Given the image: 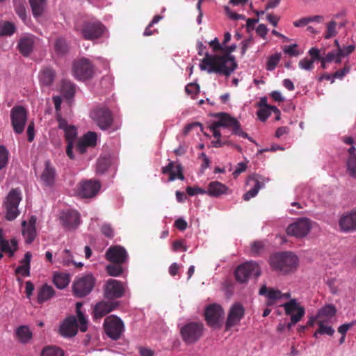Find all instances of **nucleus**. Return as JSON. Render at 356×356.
Returning <instances> with one entry per match:
<instances>
[{
    "instance_id": "a211bd4d",
    "label": "nucleus",
    "mask_w": 356,
    "mask_h": 356,
    "mask_svg": "<svg viewBox=\"0 0 356 356\" xmlns=\"http://www.w3.org/2000/svg\"><path fill=\"white\" fill-rule=\"evenodd\" d=\"M247 184L252 186V188L243 195L245 201H249L257 195L259 191L264 187L265 180L262 177L254 174L248 177Z\"/></svg>"
},
{
    "instance_id": "ea45409f",
    "label": "nucleus",
    "mask_w": 356,
    "mask_h": 356,
    "mask_svg": "<svg viewBox=\"0 0 356 356\" xmlns=\"http://www.w3.org/2000/svg\"><path fill=\"white\" fill-rule=\"evenodd\" d=\"M41 356H64V350L55 346H47L42 350Z\"/></svg>"
},
{
    "instance_id": "4be33fe9",
    "label": "nucleus",
    "mask_w": 356,
    "mask_h": 356,
    "mask_svg": "<svg viewBox=\"0 0 356 356\" xmlns=\"http://www.w3.org/2000/svg\"><path fill=\"white\" fill-rule=\"evenodd\" d=\"M175 162L170 161L169 163L161 168L163 174H169V181H172L176 179L180 180L184 179V175L183 173L184 169L180 163H177L175 165Z\"/></svg>"
},
{
    "instance_id": "dca6fc26",
    "label": "nucleus",
    "mask_w": 356,
    "mask_h": 356,
    "mask_svg": "<svg viewBox=\"0 0 356 356\" xmlns=\"http://www.w3.org/2000/svg\"><path fill=\"white\" fill-rule=\"evenodd\" d=\"M245 315V309L240 303H234L230 308L225 324V330L236 325Z\"/></svg>"
},
{
    "instance_id": "f3484780",
    "label": "nucleus",
    "mask_w": 356,
    "mask_h": 356,
    "mask_svg": "<svg viewBox=\"0 0 356 356\" xmlns=\"http://www.w3.org/2000/svg\"><path fill=\"white\" fill-rule=\"evenodd\" d=\"M78 332L77 320L75 316L67 317L60 324L58 333L63 337L70 338L74 337Z\"/></svg>"
},
{
    "instance_id": "c9c22d12",
    "label": "nucleus",
    "mask_w": 356,
    "mask_h": 356,
    "mask_svg": "<svg viewBox=\"0 0 356 356\" xmlns=\"http://www.w3.org/2000/svg\"><path fill=\"white\" fill-rule=\"evenodd\" d=\"M29 3L32 9L33 15L35 17L40 16L44 10L46 0H29Z\"/></svg>"
},
{
    "instance_id": "774afa93",
    "label": "nucleus",
    "mask_w": 356,
    "mask_h": 356,
    "mask_svg": "<svg viewBox=\"0 0 356 356\" xmlns=\"http://www.w3.org/2000/svg\"><path fill=\"white\" fill-rule=\"evenodd\" d=\"M175 226L180 231H184L187 228V222L183 218H178L175 222Z\"/></svg>"
},
{
    "instance_id": "5fc2aeb1",
    "label": "nucleus",
    "mask_w": 356,
    "mask_h": 356,
    "mask_svg": "<svg viewBox=\"0 0 356 356\" xmlns=\"http://www.w3.org/2000/svg\"><path fill=\"white\" fill-rule=\"evenodd\" d=\"M314 61L307 58H304L299 61V67L305 70H312L314 68Z\"/></svg>"
},
{
    "instance_id": "6e6552de",
    "label": "nucleus",
    "mask_w": 356,
    "mask_h": 356,
    "mask_svg": "<svg viewBox=\"0 0 356 356\" xmlns=\"http://www.w3.org/2000/svg\"><path fill=\"white\" fill-rule=\"evenodd\" d=\"M224 314L222 307L216 303L208 305L204 310L205 321L207 325L213 329L222 327Z\"/></svg>"
},
{
    "instance_id": "49530a36",
    "label": "nucleus",
    "mask_w": 356,
    "mask_h": 356,
    "mask_svg": "<svg viewBox=\"0 0 356 356\" xmlns=\"http://www.w3.org/2000/svg\"><path fill=\"white\" fill-rule=\"evenodd\" d=\"M109 165L110 162L107 158H99L97 163V172L99 174H103L108 170Z\"/></svg>"
},
{
    "instance_id": "c756f323",
    "label": "nucleus",
    "mask_w": 356,
    "mask_h": 356,
    "mask_svg": "<svg viewBox=\"0 0 356 356\" xmlns=\"http://www.w3.org/2000/svg\"><path fill=\"white\" fill-rule=\"evenodd\" d=\"M115 309V305L111 302H98L94 308V317L101 318Z\"/></svg>"
},
{
    "instance_id": "5701e85b",
    "label": "nucleus",
    "mask_w": 356,
    "mask_h": 356,
    "mask_svg": "<svg viewBox=\"0 0 356 356\" xmlns=\"http://www.w3.org/2000/svg\"><path fill=\"white\" fill-rule=\"evenodd\" d=\"M36 217L32 216L29 220V222L26 221H23L22 222V235L25 238V242L26 243H31L36 237Z\"/></svg>"
},
{
    "instance_id": "69168bd1",
    "label": "nucleus",
    "mask_w": 356,
    "mask_h": 356,
    "mask_svg": "<svg viewBox=\"0 0 356 356\" xmlns=\"http://www.w3.org/2000/svg\"><path fill=\"white\" fill-rule=\"evenodd\" d=\"M264 248V244L261 241H254L251 246V251L254 254H258Z\"/></svg>"
},
{
    "instance_id": "f8f14e48",
    "label": "nucleus",
    "mask_w": 356,
    "mask_h": 356,
    "mask_svg": "<svg viewBox=\"0 0 356 356\" xmlns=\"http://www.w3.org/2000/svg\"><path fill=\"white\" fill-rule=\"evenodd\" d=\"M126 291V284L117 280L108 279L104 286V296L108 300L120 298L125 295Z\"/></svg>"
},
{
    "instance_id": "ddd939ff",
    "label": "nucleus",
    "mask_w": 356,
    "mask_h": 356,
    "mask_svg": "<svg viewBox=\"0 0 356 356\" xmlns=\"http://www.w3.org/2000/svg\"><path fill=\"white\" fill-rule=\"evenodd\" d=\"M260 274V268L254 261H248L240 265L234 272L236 280L241 283L247 282L251 275L258 277Z\"/></svg>"
},
{
    "instance_id": "37998d69",
    "label": "nucleus",
    "mask_w": 356,
    "mask_h": 356,
    "mask_svg": "<svg viewBox=\"0 0 356 356\" xmlns=\"http://www.w3.org/2000/svg\"><path fill=\"white\" fill-rule=\"evenodd\" d=\"M97 134L95 132L89 131L83 136L81 140L88 147H95L97 143Z\"/></svg>"
},
{
    "instance_id": "7c9ffc66",
    "label": "nucleus",
    "mask_w": 356,
    "mask_h": 356,
    "mask_svg": "<svg viewBox=\"0 0 356 356\" xmlns=\"http://www.w3.org/2000/svg\"><path fill=\"white\" fill-rule=\"evenodd\" d=\"M54 293L55 291L52 286L47 284H43L38 291V303H42L44 301L48 300L54 296Z\"/></svg>"
},
{
    "instance_id": "473e14b6",
    "label": "nucleus",
    "mask_w": 356,
    "mask_h": 356,
    "mask_svg": "<svg viewBox=\"0 0 356 356\" xmlns=\"http://www.w3.org/2000/svg\"><path fill=\"white\" fill-rule=\"evenodd\" d=\"M61 93L65 98L70 99L73 97L75 93L74 84L70 81L63 80L61 83Z\"/></svg>"
},
{
    "instance_id": "2f4dec72",
    "label": "nucleus",
    "mask_w": 356,
    "mask_h": 356,
    "mask_svg": "<svg viewBox=\"0 0 356 356\" xmlns=\"http://www.w3.org/2000/svg\"><path fill=\"white\" fill-rule=\"evenodd\" d=\"M70 276L67 273H55L53 277V282L59 289H65L70 283Z\"/></svg>"
},
{
    "instance_id": "4468645a",
    "label": "nucleus",
    "mask_w": 356,
    "mask_h": 356,
    "mask_svg": "<svg viewBox=\"0 0 356 356\" xmlns=\"http://www.w3.org/2000/svg\"><path fill=\"white\" fill-rule=\"evenodd\" d=\"M73 73L76 79L86 80L93 76L94 67L88 59L82 58L74 62Z\"/></svg>"
},
{
    "instance_id": "c03bdc74",
    "label": "nucleus",
    "mask_w": 356,
    "mask_h": 356,
    "mask_svg": "<svg viewBox=\"0 0 356 356\" xmlns=\"http://www.w3.org/2000/svg\"><path fill=\"white\" fill-rule=\"evenodd\" d=\"M318 324L319 326L318 332L320 334H327L329 336H332L334 333V329L331 326L325 325L324 320H318Z\"/></svg>"
},
{
    "instance_id": "bf43d9fd",
    "label": "nucleus",
    "mask_w": 356,
    "mask_h": 356,
    "mask_svg": "<svg viewBox=\"0 0 356 356\" xmlns=\"http://www.w3.org/2000/svg\"><path fill=\"white\" fill-rule=\"evenodd\" d=\"M297 44H293L289 46H285L284 48V52L292 56H297L299 55L298 51L296 49Z\"/></svg>"
},
{
    "instance_id": "79ce46f5",
    "label": "nucleus",
    "mask_w": 356,
    "mask_h": 356,
    "mask_svg": "<svg viewBox=\"0 0 356 356\" xmlns=\"http://www.w3.org/2000/svg\"><path fill=\"white\" fill-rule=\"evenodd\" d=\"M122 264L112 263L106 266V272L110 276L117 277L123 272Z\"/></svg>"
},
{
    "instance_id": "393cba45",
    "label": "nucleus",
    "mask_w": 356,
    "mask_h": 356,
    "mask_svg": "<svg viewBox=\"0 0 356 356\" xmlns=\"http://www.w3.org/2000/svg\"><path fill=\"white\" fill-rule=\"evenodd\" d=\"M56 170L49 161L44 163V169L41 175V180L47 186H51L54 184Z\"/></svg>"
},
{
    "instance_id": "09e8293b",
    "label": "nucleus",
    "mask_w": 356,
    "mask_h": 356,
    "mask_svg": "<svg viewBox=\"0 0 356 356\" xmlns=\"http://www.w3.org/2000/svg\"><path fill=\"white\" fill-rule=\"evenodd\" d=\"M305 314V308H300V311L296 314L291 316V321L287 324V328L290 330L292 326L295 325L298 323Z\"/></svg>"
},
{
    "instance_id": "052dcab7",
    "label": "nucleus",
    "mask_w": 356,
    "mask_h": 356,
    "mask_svg": "<svg viewBox=\"0 0 356 356\" xmlns=\"http://www.w3.org/2000/svg\"><path fill=\"white\" fill-rule=\"evenodd\" d=\"M350 66L348 64H345L343 69L336 71L333 76L337 79H342L347 73L350 72Z\"/></svg>"
},
{
    "instance_id": "7ed1b4c3",
    "label": "nucleus",
    "mask_w": 356,
    "mask_h": 356,
    "mask_svg": "<svg viewBox=\"0 0 356 356\" xmlns=\"http://www.w3.org/2000/svg\"><path fill=\"white\" fill-rule=\"evenodd\" d=\"M22 199V191L19 188H13L10 191L3 203L6 211L5 218L7 220L12 221L19 215L18 207Z\"/></svg>"
},
{
    "instance_id": "680f3d73",
    "label": "nucleus",
    "mask_w": 356,
    "mask_h": 356,
    "mask_svg": "<svg viewBox=\"0 0 356 356\" xmlns=\"http://www.w3.org/2000/svg\"><path fill=\"white\" fill-rule=\"evenodd\" d=\"M77 316H78L79 321L81 324L80 330L81 332H84L87 330L86 318H85L84 314L81 311H78Z\"/></svg>"
},
{
    "instance_id": "f704fd0d",
    "label": "nucleus",
    "mask_w": 356,
    "mask_h": 356,
    "mask_svg": "<svg viewBox=\"0 0 356 356\" xmlns=\"http://www.w3.org/2000/svg\"><path fill=\"white\" fill-rule=\"evenodd\" d=\"M13 3L16 13L24 22H26L27 16L25 0H13Z\"/></svg>"
},
{
    "instance_id": "a19ab883",
    "label": "nucleus",
    "mask_w": 356,
    "mask_h": 356,
    "mask_svg": "<svg viewBox=\"0 0 356 356\" xmlns=\"http://www.w3.org/2000/svg\"><path fill=\"white\" fill-rule=\"evenodd\" d=\"M54 49L56 54L63 55L68 51V44L66 40L60 37L56 40L54 43Z\"/></svg>"
},
{
    "instance_id": "a18cd8bd",
    "label": "nucleus",
    "mask_w": 356,
    "mask_h": 356,
    "mask_svg": "<svg viewBox=\"0 0 356 356\" xmlns=\"http://www.w3.org/2000/svg\"><path fill=\"white\" fill-rule=\"evenodd\" d=\"M9 153L4 145H0V170L6 167L8 163Z\"/></svg>"
},
{
    "instance_id": "de8ad7c7",
    "label": "nucleus",
    "mask_w": 356,
    "mask_h": 356,
    "mask_svg": "<svg viewBox=\"0 0 356 356\" xmlns=\"http://www.w3.org/2000/svg\"><path fill=\"white\" fill-rule=\"evenodd\" d=\"M64 132L66 142L74 143L77 136L76 127L72 125L70 127L65 130Z\"/></svg>"
},
{
    "instance_id": "864d4df0",
    "label": "nucleus",
    "mask_w": 356,
    "mask_h": 356,
    "mask_svg": "<svg viewBox=\"0 0 356 356\" xmlns=\"http://www.w3.org/2000/svg\"><path fill=\"white\" fill-rule=\"evenodd\" d=\"M334 44L337 46L338 51L341 56H346L353 53L355 49L354 44H350L343 48H341L337 40L334 41Z\"/></svg>"
},
{
    "instance_id": "a878e982",
    "label": "nucleus",
    "mask_w": 356,
    "mask_h": 356,
    "mask_svg": "<svg viewBox=\"0 0 356 356\" xmlns=\"http://www.w3.org/2000/svg\"><path fill=\"white\" fill-rule=\"evenodd\" d=\"M259 294L267 298L266 305L270 306L274 305L277 300L281 299V291L273 288H268L262 286L259 290Z\"/></svg>"
},
{
    "instance_id": "e433bc0d",
    "label": "nucleus",
    "mask_w": 356,
    "mask_h": 356,
    "mask_svg": "<svg viewBox=\"0 0 356 356\" xmlns=\"http://www.w3.org/2000/svg\"><path fill=\"white\" fill-rule=\"evenodd\" d=\"M16 334L19 340L24 343H27L32 337L31 332L26 325L19 326L16 331Z\"/></svg>"
},
{
    "instance_id": "6ab92c4d",
    "label": "nucleus",
    "mask_w": 356,
    "mask_h": 356,
    "mask_svg": "<svg viewBox=\"0 0 356 356\" xmlns=\"http://www.w3.org/2000/svg\"><path fill=\"white\" fill-rule=\"evenodd\" d=\"M101 188V184L96 180H87L81 184L79 187V194L84 198L92 197L97 194Z\"/></svg>"
},
{
    "instance_id": "39448f33",
    "label": "nucleus",
    "mask_w": 356,
    "mask_h": 356,
    "mask_svg": "<svg viewBox=\"0 0 356 356\" xmlns=\"http://www.w3.org/2000/svg\"><path fill=\"white\" fill-rule=\"evenodd\" d=\"M90 116L100 129L105 131L112 127L113 115L108 108L96 107L91 111Z\"/></svg>"
},
{
    "instance_id": "603ef678",
    "label": "nucleus",
    "mask_w": 356,
    "mask_h": 356,
    "mask_svg": "<svg viewBox=\"0 0 356 356\" xmlns=\"http://www.w3.org/2000/svg\"><path fill=\"white\" fill-rule=\"evenodd\" d=\"M280 60V54H274L268 58L266 64V70L269 71L273 70L277 65Z\"/></svg>"
},
{
    "instance_id": "b1692460",
    "label": "nucleus",
    "mask_w": 356,
    "mask_h": 356,
    "mask_svg": "<svg viewBox=\"0 0 356 356\" xmlns=\"http://www.w3.org/2000/svg\"><path fill=\"white\" fill-rule=\"evenodd\" d=\"M341 229L345 232L356 229V209L350 213L343 216L339 220Z\"/></svg>"
},
{
    "instance_id": "9d476101",
    "label": "nucleus",
    "mask_w": 356,
    "mask_h": 356,
    "mask_svg": "<svg viewBox=\"0 0 356 356\" xmlns=\"http://www.w3.org/2000/svg\"><path fill=\"white\" fill-rule=\"evenodd\" d=\"M104 327L107 336L113 340L120 339L124 330L122 321L113 315L108 316L105 318Z\"/></svg>"
},
{
    "instance_id": "aec40b11",
    "label": "nucleus",
    "mask_w": 356,
    "mask_h": 356,
    "mask_svg": "<svg viewBox=\"0 0 356 356\" xmlns=\"http://www.w3.org/2000/svg\"><path fill=\"white\" fill-rule=\"evenodd\" d=\"M106 258L111 263L123 264L127 259V252L121 246L110 247L106 252Z\"/></svg>"
},
{
    "instance_id": "20e7f679",
    "label": "nucleus",
    "mask_w": 356,
    "mask_h": 356,
    "mask_svg": "<svg viewBox=\"0 0 356 356\" xmlns=\"http://www.w3.org/2000/svg\"><path fill=\"white\" fill-rule=\"evenodd\" d=\"M95 282V278L91 274L76 277L72 286L74 296L79 298L87 296L94 289Z\"/></svg>"
},
{
    "instance_id": "c85d7f7f",
    "label": "nucleus",
    "mask_w": 356,
    "mask_h": 356,
    "mask_svg": "<svg viewBox=\"0 0 356 356\" xmlns=\"http://www.w3.org/2000/svg\"><path fill=\"white\" fill-rule=\"evenodd\" d=\"M229 188L221 182L214 181L209 184L207 194L211 197H219L221 195L226 194Z\"/></svg>"
},
{
    "instance_id": "9b49d317",
    "label": "nucleus",
    "mask_w": 356,
    "mask_h": 356,
    "mask_svg": "<svg viewBox=\"0 0 356 356\" xmlns=\"http://www.w3.org/2000/svg\"><path fill=\"white\" fill-rule=\"evenodd\" d=\"M311 229L312 221L307 218H300L290 224L287 227L286 232L289 236L302 238L309 233Z\"/></svg>"
},
{
    "instance_id": "412c9836",
    "label": "nucleus",
    "mask_w": 356,
    "mask_h": 356,
    "mask_svg": "<svg viewBox=\"0 0 356 356\" xmlns=\"http://www.w3.org/2000/svg\"><path fill=\"white\" fill-rule=\"evenodd\" d=\"M60 219L65 227L75 229L79 225L80 216L76 211L67 210L62 213Z\"/></svg>"
},
{
    "instance_id": "6e6d98bb",
    "label": "nucleus",
    "mask_w": 356,
    "mask_h": 356,
    "mask_svg": "<svg viewBox=\"0 0 356 356\" xmlns=\"http://www.w3.org/2000/svg\"><path fill=\"white\" fill-rule=\"evenodd\" d=\"M186 193L190 196H193L197 194H206L207 191L198 186H188L186 188Z\"/></svg>"
},
{
    "instance_id": "bb28decb",
    "label": "nucleus",
    "mask_w": 356,
    "mask_h": 356,
    "mask_svg": "<svg viewBox=\"0 0 356 356\" xmlns=\"http://www.w3.org/2000/svg\"><path fill=\"white\" fill-rule=\"evenodd\" d=\"M56 77L55 71L49 67H43L39 74L40 83L42 86H51Z\"/></svg>"
},
{
    "instance_id": "3c124183",
    "label": "nucleus",
    "mask_w": 356,
    "mask_h": 356,
    "mask_svg": "<svg viewBox=\"0 0 356 356\" xmlns=\"http://www.w3.org/2000/svg\"><path fill=\"white\" fill-rule=\"evenodd\" d=\"M348 171L351 177L356 179V156H351L347 161Z\"/></svg>"
},
{
    "instance_id": "1a4fd4ad",
    "label": "nucleus",
    "mask_w": 356,
    "mask_h": 356,
    "mask_svg": "<svg viewBox=\"0 0 356 356\" xmlns=\"http://www.w3.org/2000/svg\"><path fill=\"white\" fill-rule=\"evenodd\" d=\"M106 27L99 21H85L81 29V33L85 40H93L101 38Z\"/></svg>"
},
{
    "instance_id": "72a5a7b5",
    "label": "nucleus",
    "mask_w": 356,
    "mask_h": 356,
    "mask_svg": "<svg viewBox=\"0 0 356 356\" xmlns=\"http://www.w3.org/2000/svg\"><path fill=\"white\" fill-rule=\"evenodd\" d=\"M337 309L333 305H327L322 307L317 314L318 320H323V318H332L336 315Z\"/></svg>"
},
{
    "instance_id": "2eb2a0df",
    "label": "nucleus",
    "mask_w": 356,
    "mask_h": 356,
    "mask_svg": "<svg viewBox=\"0 0 356 356\" xmlns=\"http://www.w3.org/2000/svg\"><path fill=\"white\" fill-rule=\"evenodd\" d=\"M11 123L16 134H22L27 120L26 110L22 106H15L10 111Z\"/></svg>"
},
{
    "instance_id": "e2e57ef3",
    "label": "nucleus",
    "mask_w": 356,
    "mask_h": 356,
    "mask_svg": "<svg viewBox=\"0 0 356 356\" xmlns=\"http://www.w3.org/2000/svg\"><path fill=\"white\" fill-rule=\"evenodd\" d=\"M15 273L21 274L23 277H28L30 275V266L21 264L16 268Z\"/></svg>"
},
{
    "instance_id": "f257e3e1",
    "label": "nucleus",
    "mask_w": 356,
    "mask_h": 356,
    "mask_svg": "<svg viewBox=\"0 0 356 356\" xmlns=\"http://www.w3.org/2000/svg\"><path fill=\"white\" fill-rule=\"evenodd\" d=\"M236 45L222 47L224 55H210L206 52L202 63L200 64L201 70H207L209 73L215 72L220 75L229 76L236 68L237 63L234 56L230 54L236 50Z\"/></svg>"
},
{
    "instance_id": "f03ea898",
    "label": "nucleus",
    "mask_w": 356,
    "mask_h": 356,
    "mask_svg": "<svg viewBox=\"0 0 356 356\" xmlns=\"http://www.w3.org/2000/svg\"><path fill=\"white\" fill-rule=\"evenodd\" d=\"M271 268L282 275L294 272L298 265V257L290 252H278L270 259Z\"/></svg>"
},
{
    "instance_id": "0eeeda50",
    "label": "nucleus",
    "mask_w": 356,
    "mask_h": 356,
    "mask_svg": "<svg viewBox=\"0 0 356 356\" xmlns=\"http://www.w3.org/2000/svg\"><path fill=\"white\" fill-rule=\"evenodd\" d=\"M217 117L219 118V120L214 122L216 123V126L231 128L232 129V134L237 135L243 138H248L249 140L252 141V139L249 137L248 134L242 131L241 124L236 118L226 113H220L217 114Z\"/></svg>"
},
{
    "instance_id": "338daca9",
    "label": "nucleus",
    "mask_w": 356,
    "mask_h": 356,
    "mask_svg": "<svg viewBox=\"0 0 356 356\" xmlns=\"http://www.w3.org/2000/svg\"><path fill=\"white\" fill-rule=\"evenodd\" d=\"M247 168V165L245 163L241 162L238 163L235 170L233 172V176L234 177H238L241 173L245 171Z\"/></svg>"
},
{
    "instance_id": "0e129e2a",
    "label": "nucleus",
    "mask_w": 356,
    "mask_h": 356,
    "mask_svg": "<svg viewBox=\"0 0 356 356\" xmlns=\"http://www.w3.org/2000/svg\"><path fill=\"white\" fill-rule=\"evenodd\" d=\"M309 54L311 56V60L314 62L315 60H320L321 62L322 57L320 56V51L318 49H310L309 51Z\"/></svg>"
},
{
    "instance_id": "4c0bfd02",
    "label": "nucleus",
    "mask_w": 356,
    "mask_h": 356,
    "mask_svg": "<svg viewBox=\"0 0 356 356\" xmlns=\"http://www.w3.org/2000/svg\"><path fill=\"white\" fill-rule=\"evenodd\" d=\"M16 31V27L13 23L4 21L0 22V36H10Z\"/></svg>"
},
{
    "instance_id": "13d9d810",
    "label": "nucleus",
    "mask_w": 356,
    "mask_h": 356,
    "mask_svg": "<svg viewBox=\"0 0 356 356\" xmlns=\"http://www.w3.org/2000/svg\"><path fill=\"white\" fill-rule=\"evenodd\" d=\"M186 92L189 95H196L200 92V86L197 83H189L185 88Z\"/></svg>"
},
{
    "instance_id": "4d7b16f0",
    "label": "nucleus",
    "mask_w": 356,
    "mask_h": 356,
    "mask_svg": "<svg viewBox=\"0 0 356 356\" xmlns=\"http://www.w3.org/2000/svg\"><path fill=\"white\" fill-rule=\"evenodd\" d=\"M257 114L259 119L262 122L266 121L271 115L270 111H268V108H260Z\"/></svg>"
},
{
    "instance_id": "423d86ee",
    "label": "nucleus",
    "mask_w": 356,
    "mask_h": 356,
    "mask_svg": "<svg viewBox=\"0 0 356 356\" xmlns=\"http://www.w3.org/2000/svg\"><path fill=\"white\" fill-rule=\"evenodd\" d=\"M204 325L200 322H190L184 325L180 330L182 340L186 344L196 343L202 336Z\"/></svg>"
},
{
    "instance_id": "8fccbe9b",
    "label": "nucleus",
    "mask_w": 356,
    "mask_h": 356,
    "mask_svg": "<svg viewBox=\"0 0 356 356\" xmlns=\"http://www.w3.org/2000/svg\"><path fill=\"white\" fill-rule=\"evenodd\" d=\"M337 22L335 21H331L327 24V29L324 35L325 38L328 39L336 35Z\"/></svg>"
},
{
    "instance_id": "cd10ccee",
    "label": "nucleus",
    "mask_w": 356,
    "mask_h": 356,
    "mask_svg": "<svg viewBox=\"0 0 356 356\" xmlns=\"http://www.w3.org/2000/svg\"><path fill=\"white\" fill-rule=\"evenodd\" d=\"M34 45V37L32 35L22 38L18 42L19 52L24 56H28L32 52Z\"/></svg>"
},
{
    "instance_id": "58836bf2",
    "label": "nucleus",
    "mask_w": 356,
    "mask_h": 356,
    "mask_svg": "<svg viewBox=\"0 0 356 356\" xmlns=\"http://www.w3.org/2000/svg\"><path fill=\"white\" fill-rule=\"evenodd\" d=\"M285 313L286 315H293L292 313L295 311L297 313L300 311V308H304L297 302L296 299H291L288 302L284 303L283 305Z\"/></svg>"
}]
</instances>
